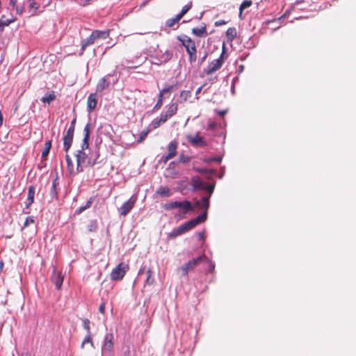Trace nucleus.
Here are the masks:
<instances>
[{
  "label": "nucleus",
  "mask_w": 356,
  "mask_h": 356,
  "mask_svg": "<svg viewBox=\"0 0 356 356\" xmlns=\"http://www.w3.org/2000/svg\"><path fill=\"white\" fill-rule=\"evenodd\" d=\"M162 207L166 211L177 209L176 216L180 218H184L188 212L194 209L193 205L188 200L171 201L163 204Z\"/></svg>",
  "instance_id": "obj_1"
},
{
  "label": "nucleus",
  "mask_w": 356,
  "mask_h": 356,
  "mask_svg": "<svg viewBox=\"0 0 356 356\" xmlns=\"http://www.w3.org/2000/svg\"><path fill=\"white\" fill-rule=\"evenodd\" d=\"M207 219V213H202L197 217L181 225L177 229H173L170 234V238H175L179 235L184 234L190 229H192L200 223L204 222Z\"/></svg>",
  "instance_id": "obj_2"
},
{
  "label": "nucleus",
  "mask_w": 356,
  "mask_h": 356,
  "mask_svg": "<svg viewBox=\"0 0 356 356\" xmlns=\"http://www.w3.org/2000/svg\"><path fill=\"white\" fill-rule=\"evenodd\" d=\"M76 159V171L81 172L84 167L93 165L96 163L97 157L89 156L86 151L78 150L75 154Z\"/></svg>",
  "instance_id": "obj_3"
},
{
  "label": "nucleus",
  "mask_w": 356,
  "mask_h": 356,
  "mask_svg": "<svg viewBox=\"0 0 356 356\" xmlns=\"http://www.w3.org/2000/svg\"><path fill=\"white\" fill-rule=\"evenodd\" d=\"M177 39L181 42L188 54V61L192 64L197 60V49L195 42L187 35L178 37Z\"/></svg>",
  "instance_id": "obj_4"
},
{
  "label": "nucleus",
  "mask_w": 356,
  "mask_h": 356,
  "mask_svg": "<svg viewBox=\"0 0 356 356\" xmlns=\"http://www.w3.org/2000/svg\"><path fill=\"white\" fill-rule=\"evenodd\" d=\"M225 45L222 46V51L221 52L220 56L217 59L211 61L207 68L204 69V72L207 75L212 74L216 71L218 70L222 65L225 61Z\"/></svg>",
  "instance_id": "obj_5"
},
{
  "label": "nucleus",
  "mask_w": 356,
  "mask_h": 356,
  "mask_svg": "<svg viewBox=\"0 0 356 356\" xmlns=\"http://www.w3.org/2000/svg\"><path fill=\"white\" fill-rule=\"evenodd\" d=\"M206 255L204 254H201L197 258L193 259L190 260L181 267L179 268V270L181 271V275L186 276L190 270L194 269L200 262H202L204 259H205Z\"/></svg>",
  "instance_id": "obj_6"
},
{
  "label": "nucleus",
  "mask_w": 356,
  "mask_h": 356,
  "mask_svg": "<svg viewBox=\"0 0 356 356\" xmlns=\"http://www.w3.org/2000/svg\"><path fill=\"white\" fill-rule=\"evenodd\" d=\"M129 270L128 264L125 263L119 264L111 273V279L113 281L121 280Z\"/></svg>",
  "instance_id": "obj_7"
},
{
  "label": "nucleus",
  "mask_w": 356,
  "mask_h": 356,
  "mask_svg": "<svg viewBox=\"0 0 356 356\" xmlns=\"http://www.w3.org/2000/svg\"><path fill=\"white\" fill-rule=\"evenodd\" d=\"M186 139L194 147H205L207 145L204 138L200 136L198 133L194 136L187 135Z\"/></svg>",
  "instance_id": "obj_8"
},
{
  "label": "nucleus",
  "mask_w": 356,
  "mask_h": 356,
  "mask_svg": "<svg viewBox=\"0 0 356 356\" xmlns=\"http://www.w3.org/2000/svg\"><path fill=\"white\" fill-rule=\"evenodd\" d=\"M136 202V197H131L127 202H125L120 208L118 209L120 216H127L131 210L134 208Z\"/></svg>",
  "instance_id": "obj_9"
},
{
  "label": "nucleus",
  "mask_w": 356,
  "mask_h": 356,
  "mask_svg": "<svg viewBox=\"0 0 356 356\" xmlns=\"http://www.w3.org/2000/svg\"><path fill=\"white\" fill-rule=\"evenodd\" d=\"M113 335L111 333H106L104 337V343L102 347V353H111L113 348Z\"/></svg>",
  "instance_id": "obj_10"
},
{
  "label": "nucleus",
  "mask_w": 356,
  "mask_h": 356,
  "mask_svg": "<svg viewBox=\"0 0 356 356\" xmlns=\"http://www.w3.org/2000/svg\"><path fill=\"white\" fill-rule=\"evenodd\" d=\"M90 124L88 123L84 129H83V138L81 145V149L82 151H86L89 147V137H90Z\"/></svg>",
  "instance_id": "obj_11"
},
{
  "label": "nucleus",
  "mask_w": 356,
  "mask_h": 356,
  "mask_svg": "<svg viewBox=\"0 0 356 356\" xmlns=\"http://www.w3.org/2000/svg\"><path fill=\"white\" fill-rule=\"evenodd\" d=\"M51 280L57 289H60L63 282V275L60 271L53 270Z\"/></svg>",
  "instance_id": "obj_12"
},
{
  "label": "nucleus",
  "mask_w": 356,
  "mask_h": 356,
  "mask_svg": "<svg viewBox=\"0 0 356 356\" xmlns=\"http://www.w3.org/2000/svg\"><path fill=\"white\" fill-rule=\"evenodd\" d=\"M97 104V92L91 93L88 95L87 99V111L90 113L96 108Z\"/></svg>",
  "instance_id": "obj_13"
},
{
  "label": "nucleus",
  "mask_w": 356,
  "mask_h": 356,
  "mask_svg": "<svg viewBox=\"0 0 356 356\" xmlns=\"http://www.w3.org/2000/svg\"><path fill=\"white\" fill-rule=\"evenodd\" d=\"M74 138V133L66 131L63 136V149L66 153L70 149Z\"/></svg>",
  "instance_id": "obj_14"
},
{
  "label": "nucleus",
  "mask_w": 356,
  "mask_h": 356,
  "mask_svg": "<svg viewBox=\"0 0 356 356\" xmlns=\"http://www.w3.org/2000/svg\"><path fill=\"white\" fill-rule=\"evenodd\" d=\"M209 196H204L200 200H197L195 202L193 207H201L202 209H204V211L203 213L207 211V209L209 207ZM207 214V213H206Z\"/></svg>",
  "instance_id": "obj_15"
},
{
  "label": "nucleus",
  "mask_w": 356,
  "mask_h": 356,
  "mask_svg": "<svg viewBox=\"0 0 356 356\" xmlns=\"http://www.w3.org/2000/svg\"><path fill=\"white\" fill-rule=\"evenodd\" d=\"M29 3V13L31 16H34L38 15L40 13L39 8L40 7V1H28Z\"/></svg>",
  "instance_id": "obj_16"
},
{
  "label": "nucleus",
  "mask_w": 356,
  "mask_h": 356,
  "mask_svg": "<svg viewBox=\"0 0 356 356\" xmlns=\"http://www.w3.org/2000/svg\"><path fill=\"white\" fill-rule=\"evenodd\" d=\"M35 193V188L33 186H30L28 188V195L26 201L25 202V205L26 208H29V207L33 203L34 197Z\"/></svg>",
  "instance_id": "obj_17"
},
{
  "label": "nucleus",
  "mask_w": 356,
  "mask_h": 356,
  "mask_svg": "<svg viewBox=\"0 0 356 356\" xmlns=\"http://www.w3.org/2000/svg\"><path fill=\"white\" fill-rule=\"evenodd\" d=\"M108 76H109V74L106 76H104L99 81V82L96 86V92H100L103 91L104 90L108 88L109 84H110L109 81L107 80V77Z\"/></svg>",
  "instance_id": "obj_18"
},
{
  "label": "nucleus",
  "mask_w": 356,
  "mask_h": 356,
  "mask_svg": "<svg viewBox=\"0 0 356 356\" xmlns=\"http://www.w3.org/2000/svg\"><path fill=\"white\" fill-rule=\"evenodd\" d=\"M191 186L193 190H202L205 187V184L202 181L200 177L195 176L191 178Z\"/></svg>",
  "instance_id": "obj_19"
},
{
  "label": "nucleus",
  "mask_w": 356,
  "mask_h": 356,
  "mask_svg": "<svg viewBox=\"0 0 356 356\" xmlns=\"http://www.w3.org/2000/svg\"><path fill=\"white\" fill-rule=\"evenodd\" d=\"M95 41L96 40H95V38L92 37V34H90V35L89 37H88L86 40H83L81 42V51H80L79 55H82L83 54L86 48L88 46L93 44Z\"/></svg>",
  "instance_id": "obj_20"
},
{
  "label": "nucleus",
  "mask_w": 356,
  "mask_h": 356,
  "mask_svg": "<svg viewBox=\"0 0 356 356\" xmlns=\"http://www.w3.org/2000/svg\"><path fill=\"white\" fill-rule=\"evenodd\" d=\"M92 35L95 38V40L97 39H106L109 35V32L108 31H99L95 30L92 32Z\"/></svg>",
  "instance_id": "obj_21"
},
{
  "label": "nucleus",
  "mask_w": 356,
  "mask_h": 356,
  "mask_svg": "<svg viewBox=\"0 0 356 356\" xmlns=\"http://www.w3.org/2000/svg\"><path fill=\"white\" fill-rule=\"evenodd\" d=\"M177 143L171 141L168 145V158H173L177 154Z\"/></svg>",
  "instance_id": "obj_22"
},
{
  "label": "nucleus",
  "mask_w": 356,
  "mask_h": 356,
  "mask_svg": "<svg viewBox=\"0 0 356 356\" xmlns=\"http://www.w3.org/2000/svg\"><path fill=\"white\" fill-rule=\"evenodd\" d=\"M156 193L157 195H161V197H170L172 194L170 189L168 187L159 188L156 190Z\"/></svg>",
  "instance_id": "obj_23"
},
{
  "label": "nucleus",
  "mask_w": 356,
  "mask_h": 356,
  "mask_svg": "<svg viewBox=\"0 0 356 356\" xmlns=\"http://www.w3.org/2000/svg\"><path fill=\"white\" fill-rule=\"evenodd\" d=\"M58 177H56L52 181L51 187L50 189V195L52 198H57V196H58L57 186H58Z\"/></svg>",
  "instance_id": "obj_24"
},
{
  "label": "nucleus",
  "mask_w": 356,
  "mask_h": 356,
  "mask_svg": "<svg viewBox=\"0 0 356 356\" xmlns=\"http://www.w3.org/2000/svg\"><path fill=\"white\" fill-rule=\"evenodd\" d=\"M177 104L176 103H174L171 104L168 106V109L165 113L169 118H171L172 116L175 115L177 113Z\"/></svg>",
  "instance_id": "obj_25"
},
{
  "label": "nucleus",
  "mask_w": 356,
  "mask_h": 356,
  "mask_svg": "<svg viewBox=\"0 0 356 356\" xmlns=\"http://www.w3.org/2000/svg\"><path fill=\"white\" fill-rule=\"evenodd\" d=\"M3 17L4 16L3 15L0 19V32H3L6 26H9L11 23L14 22L16 20L15 18L3 20Z\"/></svg>",
  "instance_id": "obj_26"
},
{
  "label": "nucleus",
  "mask_w": 356,
  "mask_h": 356,
  "mask_svg": "<svg viewBox=\"0 0 356 356\" xmlns=\"http://www.w3.org/2000/svg\"><path fill=\"white\" fill-rule=\"evenodd\" d=\"M192 32L194 35H195L197 37H202L204 35H207V29L206 26H202L200 28H193L192 30Z\"/></svg>",
  "instance_id": "obj_27"
},
{
  "label": "nucleus",
  "mask_w": 356,
  "mask_h": 356,
  "mask_svg": "<svg viewBox=\"0 0 356 356\" xmlns=\"http://www.w3.org/2000/svg\"><path fill=\"white\" fill-rule=\"evenodd\" d=\"M56 99V95L54 94V91H51V92L45 95L41 98V102L43 103H47L50 104L52 101H54Z\"/></svg>",
  "instance_id": "obj_28"
},
{
  "label": "nucleus",
  "mask_w": 356,
  "mask_h": 356,
  "mask_svg": "<svg viewBox=\"0 0 356 356\" xmlns=\"http://www.w3.org/2000/svg\"><path fill=\"white\" fill-rule=\"evenodd\" d=\"M181 18L177 14L175 17L168 19L165 22V26L169 28H172L175 24H178Z\"/></svg>",
  "instance_id": "obj_29"
},
{
  "label": "nucleus",
  "mask_w": 356,
  "mask_h": 356,
  "mask_svg": "<svg viewBox=\"0 0 356 356\" xmlns=\"http://www.w3.org/2000/svg\"><path fill=\"white\" fill-rule=\"evenodd\" d=\"M51 147V140H47L44 143V147L42 152V159L46 158L48 156Z\"/></svg>",
  "instance_id": "obj_30"
},
{
  "label": "nucleus",
  "mask_w": 356,
  "mask_h": 356,
  "mask_svg": "<svg viewBox=\"0 0 356 356\" xmlns=\"http://www.w3.org/2000/svg\"><path fill=\"white\" fill-rule=\"evenodd\" d=\"M65 160L67 162V168L70 174L74 172V164L70 155L66 153Z\"/></svg>",
  "instance_id": "obj_31"
},
{
  "label": "nucleus",
  "mask_w": 356,
  "mask_h": 356,
  "mask_svg": "<svg viewBox=\"0 0 356 356\" xmlns=\"http://www.w3.org/2000/svg\"><path fill=\"white\" fill-rule=\"evenodd\" d=\"M226 35L229 40H233L234 38L236 36V31L234 27L229 28L226 31Z\"/></svg>",
  "instance_id": "obj_32"
},
{
  "label": "nucleus",
  "mask_w": 356,
  "mask_h": 356,
  "mask_svg": "<svg viewBox=\"0 0 356 356\" xmlns=\"http://www.w3.org/2000/svg\"><path fill=\"white\" fill-rule=\"evenodd\" d=\"M146 274H147V278L145 280V284H148V285H151L154 283V278L152 277V270L148 268L146 271Z\"/></svg>",
  "instance_id": "obj_33"
},
{
  "label": "nucleus",
  "mask_w": 356,
  "mask_h": 356,
  "mask_svg": "<svg viewBox=\"0 0 356 356\" xmlns=\"http://www.w3.org/2000/svg\"><path fill=\"white\" fill-rule=\"evenodd\" d=\"M92 200L90 199L89 200L87 201L86 204L83 206V207H79V209H77L75 211V213L76 214H80L83 211H84L86 209H88L90 207L91 204H92Z\"/></svg>",
  "instance_id": "obj_34"
},
{
  "label": "nucleus",
  "mask_w": 356,
  "mask_h": 356,
  "mask_svg": "<svg viewBox=\"0 0 356 356\" xmlns=\"http://www.w3.org/2000/svg\"><path fill=\"white\" fill-rule=\"evenodd\" d=\"M252 1L250 0H246V1H244L241 5H240V7H239V10H240V14H239V16L241 17V13H242V11L245 9V8H249L251 5H252Z\"/></svg>",
  "instance_id": "obj_35"
},
{
  "label": "nucleus",
  "mask_w": 356,
  "mask_h": 356,
  "mask_svg": "<svg viewBox=\"0 0 356 356\" xmlns=\"http://www.w3.org/2000/svg\"><path fill=\"white\" fill-rule=\"evenodd\" d=\"M191 96V92L189 90H183L180 94V98L182 102L187 101Z\"/></svg>",
  "instance_id": "obj_36"
},
{
  "label": "nucleus",
  "mask_w": 356,
  "mask_h": 356,
  "mask_svg": "<svg viewBox=\"0 0 356 356\" xmlns=\"http://www.w3.org/2000/svg\"><path fill=\"white\" fill-rule=\"evenodd\" d=\"M191 6H192V3L191 2H190L188 4L185 5L182 8L181 12L179 13H178L179 16L181 18H182L183 16L191 9Z\"/></svg>",
  "instance_id": "obj_37"
},
{
  "label": "nucleus",
  "mask_w": 356,
  "mask_h": 356,
  "mask_svg": "<svg viewBox=\"0 0 356 356\" xmlns=\"http://www.w3.org/2000/svg\"><path fill=\"white\" fill-rule=\"evenodd\" d=\"M172 53L168 51V50H166L165 52L162 55L161 58V62H168V60H170L172 58Z\"/></svg>",
  "instance_id": "obj_38"
},
{
  "label": "nucleus",
  "mask_w": 356,
  "mask_h": 356,
  "mask_svg": "<svg viewBox=\"0 0 356 356\" xmlns=\"http://www.w3.org/2000/svg\"><path fill=\"white\" fill-rule=\"evenodd\" d=\"M35 222L34 217L33 216H27L26 218V220L24 222V225L22 227V229H24L25 227L29 226L31 224H33Z\"/></svg>",
  "instance_id": "obj_39"
},
{
  "label": "nucleus",
  "mask_w": 356,
  "mask_h": 356,
  "mask_svg": "<svg viewBox=\"0 0 356 356\" xmlns=\"http://www.w3.org/2000/svg\"><path fill=\"white\" fill-rule=\"evenodd\" d=\"M90 343L91 346L93 347L94 344H93V342H92V337H91V334L90 333H87L86 336L85 337L82 343H81V348H83L85 343Z\"/></svg>",
  "instance_id": "obj_40"
},
{
  "label": "nucleus",
  "mask_w": 356,
  "mask_h": 356,
  "mask_svg": "<svg viewBox=\"0 0 356 356\" xmlns=\"http://www.w3.org/2000/svg\"><path fill=\"white\" fill-rule=\"evenodd\" d=\"M90 321L88 318L83 320V326L88 334L90 333Z\"/></svg>",
  "instance_id": "obj_41"
},
{
  "label": "nucleus",
  "mask_w": 356,
  "mask_h": 356,
  "mask_svg": "<svg viewBox=\"0 0 356 356\" xmlns=\"http://www.w3.org/2000/svg\"><path fill=\"white\" fill-rule=\"evenodd\" d=\"M162 105H163V95H161V94H159L158 100H157V102L155 104L154 108L159 109L161 107Z\"/></svg>",
  "instance_id": "obj_42"
},
{
  "label": "nucleus",
  "mask_w": 356,
  "mask_h": 356,
  "mask_svg": "<svg viewBox=\"0 0 356 356\" xmlns=\"http://www.w3.org/2000/svg\"><path fill=\"white\" fill-rule=\"evenodd\" d=\"M191 160V158L190 156H187V155H184V154H181L179 156V161L180 163H188Z\"/></svg>",
  "instance_id": "obj_43"
},
{
  "label": "nucleus",
  "mask_w": 356,
  "mask_h": 356,
  "mask_svg": "<svg viewBox=\"0 0 356 356\" xmlns=\"http://www.w3.org/2000/svg\"><path fill=\"white\" fill-rule=\"evenodd\" d=\"M202 190L207 191L208 192V195L207 196H209V197H210L211 194L213 192L214 185H206L205 184V187Z\"/></svg>",
  "instance_id": "obj_44"
},
{
  "label": "nucleus",
  "mask_w": 356,
  "mask_h": 356,
  "mask_svg": "<svg viewBox=\"0 0 356 356\" xmlns=\"http://www.w3.org/2000/svg\"><path fill=\"white\" fill-rule=\"evenodd\" d=\"M162 123L160 122V120H159V118H154L152 121V123H151V126L154 128V129H156L158 128Z\"/></svg>",
  "instance_id": "obj_45"
},
{
  "label": "nucleus",
  "mask_w": 356,
  "mask_h": 356,
  "mask_svg": "<svg viewBox=\"0 0 356 356\" xmlns=\"http://www.w3.org/2000/svg\"><path fill=\"white\" fill-rule=\"evenodd\" d=\"M168 118H170L166 115L165 113H161V115H160V116L159 118V120H160V122L162 124H163V123H165L167 121V120Z\"/></svg>",
  "instance_id": "obj_46"
},
{
  "label": "nucleus",
  "mask_w": 356,
  "mask_h": 356,
  "mask_svg": "<svg viewBox=\"0 0 356 356\" xmlns=\"http://www.w3.org/2000/svg\"><path fill=\"white\" fill-rule=\"evenodd\" d=\"M173 88H174V86H168V87H167V88H165L162 89V90L160 91L159 94H161V95H163V94H164V93L171 92V91H172V90L173 89Z\"/></svg>",
  "instance_id": "obj_47"
},
{
  "label": "nucleus",
  "mask_w": 356,
  "mask_h": 356,
  "mask_svg": "<svg viewBox=\"0 0 356 356\" xmlns=\"http://www.w3.org/2000/svg\"><path fill=\"white\" fill-rule=\"evenodd\" d=\"M75 123H76V119H74V120L71 122L70 126L69 127V128H68V129L67 130V131H70V132H72V133H74V129H75Z\"/></svg>",
  "instance_id": "obj_48"
},
{
  "label": "nucleus",
  "mask_w": 356,
  "mask_h": 356,
  "mask_svg": "<svg viewBox=\"0 0 356 356\" xmlns=\"http://www.w3.org/2000/svg\"><path fill=\"white\" fill-rule=\"evenodd\" d=\"M148 132V131L141 132L140 137L138 139V142L143 141L147 137Z\"/></svg>",
  "instance_id": "obj_49"
},
{
  "label": "nucleus",
  "mask_w": 356,
  "mask_h": 356,
  "mask_svg": "<svg viewBox=\"0 0 356 356\" xmlns=\"http://www.w3.org/2000/svg\"><path fill=\"white\" fill-rule=\"evenodd\" d=\"M221 160H222L221 157L216 156V157H211V158L208 159L207 160V161H208V162L213 161V162L220 163L221 161Z\"/></svg>",
  "instance_id": "obj_50"
},
{
  "label": "nucleus",
  "mask_w": 356,
  "mask_h": 356,
  "mask_svg": "<svg viewBox=\"0 0 356 356\" xmlns=\"http://www.w3.org/2000/svg\"><path fill=\"white\" fill-rule=\"evenodd\" d=\"M207 53H204V56L200 58L199 61H198V66H201L202 65V63L205 61L207 57Z\"/></svg>",
  "instance_id": "obj_51"
},
{
  "label": "nucleus",
  "mask_w": 356,
  "mask_h": 356,
  "mask_svg": "<svg viewBox=\"0 0 356 356\" xmlns=\"http://www.w3.org/2000/svg\"><path fill=\"white\" fill-rule=\"evenodd\" d=\"M99 312L101 313V314H104L105 312V303L104 302H102L99 307Z\"/></svg>",
  "instance_id": "obj_52"
},
{
  "label": "nucleus",
  "mask_w": 356,
  "mask_h": 356,
  "mask_svg": "<svg viewBox=\"0 0 356 356\" xmlns=\"http://www.w3.org/2000/svg\"><path fill=\"white\" fill-rule=\"evenodd\" d=\"M24 10V6H21V7H16V13H17V14H18L19 15H21L23 13Z\"/></svg>",
  "instance_id": "obj_53"
},
{
  "label": "nucleus",
  "mask_w": 356,
  "mask_h": 356,
  "mask_svg": "<svg viewBox=\"0 0 356 356\" xmlns=\"http://www.w3.org/2000/svg\"><path fill=\"white\" fill-rule=\"evenodd\" d=\"M197 238H198V240H204V234L203 232H199L197 234Z\"/></svg>",
  "instance_id": "obj_54"
},
{
  "label": "nucleus",
  "mask_w": 356,
  "mask_h": 356,
  "mask_svg": "<svg viewBox=\"0 0 356 356\" xmlns=\"http://www.w3.org/2000/svg\"><path fill=\"white\" fill-rule=\"evenodd\" d=\"M216 123H214V122H211V123H209V125H208V128H209V129H211V130L214 129L216 128Z\"/></svg>",
  "instance_id": "obj_55"
},
{
  "label": "nucleus",
  "mask_w": 356,
  "mask_h": 356,
  "mask_svg": "<svg viewBox=\"0 0 356 356\" xmlns=\"http://www.w3.org/2000/svg\"><path fill=\"white\" fill-rule=\"evenodd\" d=\"M90 0H81L80 4L82 6H86L90 3Z\"/></svg>",
  "instance_id": "obj_56"
},
{
  "label": "nucleus",
  "mask_w": 356,
  "mask_h": 356,
  "mask_svg": "<svg viewBox=\"0 0 356 356\" xmlns=\"http://www.w3.org/2000/svg\"><path fill=\"white\" fill-rule=\"evenodd\" d=\"M146 268L145 266H143L140 268L139 271H138V275H142L143 273H144L145 272H146Z\"/></svg>",
  "instance_id": "obj_57"
},
{
  "label": "nucleus",
  "mask_w": 356,
  "mask_h": 356,
  "mask_svg": "<svg viewBox=\"0 0 356 356\" xmlns=\"http://www.w3.org/2000/svg\"><path fill=\"white\" fill-rule=\"evenodd\" d=\"M226 22L224 20H220V21H217L215 22V25L216 26H220V25H222V24H225Z\"/></svg>",
  "instance_id": "obj_58"
},
{
  "label": "nucleus",
  "mask_w": 356,
  "mask_h": 356,
  "mask_svg": "<svg viewBox=\"0 0 356 356\" xmlns=\"http://www.w3.org/2000/svg\"><path fill=\"white\" fill-rule=\"evenodd\" d=\"M17 0H10V5L14 8L16 6Z\"/></svg>",
  "instance_id": "obj_59"
},
{
  "label": "nucleus",
  "mask_w": 356,
  "mask_h": 356,
  "mask_svg": "<svg viewBox=\"0 0 356 356\" xmlns=\"http://www.w3.org/2000/svg\"><path fill=\"white\" fill-rule=\"evenodd\" d=\"M196 170L200 173H207L208 172V170L204 168H198Z\"/></svg>",
  "instance_id": "obj_60"
},
{
  "label": "nucleus",
  "mask_w": 356,
  "mask_h": 356,
  "mask_svg": "<svg viewBox=\"0 0 356 356\" xmlns=\"http://www.w3.org/2000/svg\"><path fill=\"white\" fill-rule=\"evenodd\" d=\"M202 89V86H200V87H199V88L197 89V90H196V92H195V95H196V98H197V99H198V98H199V97H197V95L200 93V92H201Z\"/></svg>",
  "instance_id": "obj_61"
},
{
  "label": "nucleus",
  "mask_w": 356,
  "mask_h": 356,
  "mask_svg": "<svg viewBox=\"0 0 356 356\" xmlns=\"http://www.w3.org/2000/svg\"><path fill=\"white\" fill-rule=\"evenodd\" d=\"M172 158H168V154L166 155V156H164L162 157V160L163 161V162L166 163L168 161H169L170 159H171Z\"/></svg>",
  "instance_id": "obj_62"
},
{
  "label": "nucleus",
  "mask_w": 356,
  "mask_h": 356,
  "mask_svg": "<svg viewBox=\"0 0 356 356\" xmlns=\"http://www.w3.org/2000/svg\"><path fill=\"white\" fill-rule=\"evenodd\" d=\"M288 14H289V11L287 10V11H286V12H285V13H284L283 15H282L281 17H280L277 19H278V20H281V19H282L285 18V17H286V16Z\"/></svg>",
  "instance_id": "obj_63"
},
{
  "label": "nucleus",
  "mask_w": 356,
  "mask_h": 356,
  "mask_svg": "<svg viewBox=\"0 0 356 356\" xmlns=\"http://www.w3.org/2000/svg\"><path fill=\"white\" fill-rule=\"evenodd\" d=\"M22 356H30V354L28 352H24L22 353Z\"/></svg>",
  "instance_id": "obj_64"
}]
</instances>
